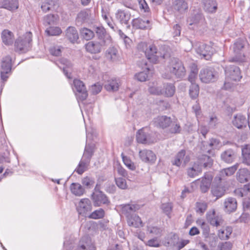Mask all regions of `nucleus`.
Here are the masks:
<instances>
[{"instance_id":"f257e3e1","label":"nucleus","mask_w":250,"mask_h":250,"mask_svg":"<svg viewBox=\"0 0 250 250\" xmlns=\"http://www.w3.org/2000/svg\"><path fill=\"white\" fill-rule=\"evenodd\" d=\"M247 42L242 39L237 40L231 46V57L229 61L232 62H242L246 61L245 50Z\"/></svg>"},{"instance_id":"f03ea898","label":"nucleus","mask_w":250,"mask_h":250,"mask_svg":"<svg viewBox=\"0 0 250 250\" xmlns=\"http://www.w3.org/2000/svg\"><path fill=\"white\" fill-rule=\"evenodd\" d=\"M146 42H141L138 44V47L145 52V54L151 62L156 63L160 59H165L167 57V54H162L157 51L156 47L153 45H150L148 48Z\"/></svg>"},{"instance_id":"7ed1b4c3","label":"nucleus","mask_w":250,"mask_h":250,"mask_svg":"<svg viewBox=\"0 0 250 250\" xmlns=\"http://www.w3.org/2000/svg\"><path fill=\"white\" fill-rule=\"evenodd\" d=\"M167 70L178 78H182L186 74V69L183 63L175 58H169L168 59Z\"/></svg>"},{"instance_id":"20e7f679","label":"nucleus","mask_w":250,"mask_h":250,"mask_svg":"<svg viewBox=\"0 0 250 250\" xmlns=\"http://www.w3.org/2000/svg\"><path fill=\"white\" fill-rule=\"evenodd\" d=\"M94 148L93 144L86 145L83 156L75 170L78 174H82L87 169L94 152Z\"/></svg>"},{"instance_id":"39448f33","label":"nucleus","mask_w":250,"mask_h":250,"mask_svg":"<svg viewBox=\"0 0 250 250\" xmlns=\"http://www.w3.org/2000/svg\"><path fill=\"white\" fill-rule=\"evenodd\" d=\"M31 41L32 33L27 32L16 40L15 42V51L20 53L27 52L30 47Z\"/></svg>"},{"instance_id":"423d86ee","label":"nucleus","mask_w":250,"mask_h":250,"mask_svg":"<svg viewBox=\"0 0 250 250\" xmlns=\"http://www.w3.org/2000/svg\"><path fill=\"white\" fill-rule=\"evenodd\" d=\"M136 140L138 143L149 144L156 141L154 134L147 127H143L136 133Z\"/></svg>"},{"instance_id":"0eeeda50","label":"nucleus","mask_w":250,"mask_h":250,"mask_svg":"<svg viewBox=\"0 0 250 250\" xmlns=\"http://www.w3.org/2000/svg\"><path fill=\"white\" fill-rule=\"evenodd\" d=\"M194 48L199 57L206 60H209L214 52V49L212 46L203 42H197L194 45Z\"/></svg>"},{"instance_id":"6e6552de","label":"nucleus","mask_w":250,"mask_h":250,"mask_svg":"<svg viewBox=\"0 0 250 250\" xmlns=\"http://www.w3.org/2000/svg\"><path fill=\"white\" fill-rule=\"evenodd\" d=\"M91 199L95 207H100L103 205H108L110 203L106 195L99 189L97 185L94 191L91 195Z\"/></svg>"},{"instance_id":"1a4fd4ad","label":"nucleus","mask_w":250,"mask_h":250,"mask_svg":"<svg viewBox=\"0 0 250 250\" xmlns=\"http://www.w3.org/2000/svg\"><path fill=\"white\" fill-rule=\"evenodd\" d=\"M72 88L78 101H83L86 99L88 95L87 92L82 81L75 79L73 81Z\"/></svg>"},{"instance_id":"9d476101","label":"nucleus","mask_w":250,"mask_h":250,"mask_svg":"<svg viewBox=\"0 0 250 250\" xmlns=\"http://www.w3.org/2000/svg\"><path fill=\"white\" fill-rule=\"evenodd\" d=\"M199 78L203 83H209L217 80V75L213 68L208 67L203 68L200 71Z\"/></svg>"},{"instance_id":"9b49d317","label":"nucleus","mask_w":250,"mask_h":250,"mask_svg":"<svg viewBox=\"0 0 250 250\" xmlns=\"http://www.w3.org/2000/svg\"><path fill=\"white\" fill-rule=\"evenodd\" d=\"M92 208L90 200L88 198H83L78 203L76 209L80 215L86 217Z\"/></svg>"},{"instance_id":"f8f14e48","label":"nucleus","mask_w":250,"mask_h":250,"mask_svg":"<svg viewBox=\"0 0 250 250\" xmlns=\"http://www.w3.org/2000/svg\"><path fill=\"white\" fill-rule=\"evenodd\" d=\"M239 164L236 163L232 167L221 170L214 178V182L219 184L222 180H225L227 176L233 175L239 167Z\"/></svg>"},{"instance_id":"ddd939ff","label":"nucleus","mask_w":250,"mask_h":250,"mask_svg":"<svg viewBox=\"0 0 250 250\" xmlns=\"http://www.w3.org/2000/svg\"><path fill=\"white\" fill-rule=\"evenodd\" d=\"M108 45L105 42H101L99 41L89 42L85 45V48L87 52L91 54H98L100 53L103 48Z\"/></svg>"},{"instance_id":"4468645a","label":"nucleus","mask_w":250,"mask_h":250,"mask_svg":"<svg viewBox=\"0 0 250 250\" xmlns=\"http://www.w3.org/2000/svg\"><path fill=\"white\" fill-rule=\"evenodd\" d=\"M226 77L228 80L230 79L232 81H239L242 78L240 68L235 65L227 66L225 69Z\"/></svg>"},{"instance_id":"2eb2a0df","label":"nucleus","mask_w":250,"mask_h":250,"mask_svg":"<svg viewBox=\"0 0 250 250\" xmlns=\"http://www.w3.org/2000/svg\"><path fill=\"white\" fill-rule=\"evenodd\" d=\"M190 156L188 153H187L185 150H181L176 155L175 159L172 162V164L177 167H180L182 162L184 165L187 164L190 161Z\"/></svg>"},{"instance_id":"dca6fc26","label":"nucleus","mask_w":250,"mask_h":250,"mask_svg":"<svg viewBox=\"0 0 250 250\" xmlns=\"http://www.w3.org/2000/svg\"><path fill=\"white\" fill-rule=\"evenodd\" d=\"M95 247L90 237L87 236L83 237L80 241L76 250H95Z\"/></svg>"},{"instance_id":"f3484780","label":"nucleus","mask_w":250,"mask_h":250,"mask_svg":"<svg viewBox=\"0 0 250 250\" xmlns=\"http://www.w3.org/2000/svg\"><path fill=\"white\" fill-rule=\"evenodd\" d=\"M139 157L145 163H154L156 159L155 154L150 150L143 149L139 151Z\"/></svg>"},{"instance_id":"a211bd4d","label":"nucleus","mask_w":250,"mask_h":250,"mask_svg":"<svg viewBox=\"0 0 250 250\" xmlns=\"http://www.w3.org/2000/svg\"><path fill=\"white\" fill-rule=\"evenodd\" d=\"M188 21L189 25H193V29H197L204 24L205 19L201 14L198 13L190 17Z\"/></svg>"},{"instance_id":"6ab92c4d","label":"nucleus","mask_w":250,"mask_h":250,"mask_svg":"<svg viewBox=\"0 0 250 250\" xmlns=\"http://www.w3.org/2000/svg\"><path fill=\"white\" fill-rule=\"evenodd\" d=\"M224 209L226 212L231 213L236 210L237 202L235 198L229 197L225 199L223 203Z\"/></svg>"},{"instance_id":"aec40b11","label":"nucleus","mask_w":250,"mask_h":250,"mask_svg":"<svg viewBox=\"0 0 250 250\" xmlns=\"http://www.w3.org/2000/svg\"><path fill=\"white\" fill-rule=\"evenodd\" d=\"M95 32L98 37V41L101 42H105V43L109 45L111 42V37L106 34L105 29L103 27H97Z\"/></svg>"},{"instance_id":"412c9836","label":"nucleus","mask_w":250,"mask_h":250,"mask_svg":"<svg viewBox=\"0 0 250 250\" xmlns=\"http://www.w3.org/2000/svg\"><path fill=\"white\" fill-rule=\"evenodd\" d=\"M207 219L210 225L213 226L218 227L221 225L223 223L222 217L221 216L217 215L214 210L211 212H208Z\"/></svg>"},{"instance_id":"4be33fe9","label":"nucleus","mask_w":250,"mask_h":250,"mask_svg":"<svg viewBox=\"0 0 250 250\" xmlns=\"http://www.w3.org/2000/svg\"><path fill=\"white\" fill-rule=\"evenodd\" d=\"M189 243L188 240H181L179 241V238L177 235L173 234L171 236L170 239L167 242L168 245L176 247L178 250L184 248Z\"/></svg>"},{"instance_id":"5701e85b","label":"nucleus","mask_w":250,"mask_h":250,"mask_svg":"<svg viewBox=\"0 0 250 250\" xmlns=\"http://www.w3.org/2000/svg\"><path fill=\"white\" fill-rule=\"evenodd\" d=\"M232 123L234 126L238 129H241L247 126L248 120L245 116L238 114L233 117Z\"/></svg>"},{"instance_id":"b1692460","label":"nucleus","mask_w":250,"mask_h":250,"mask_svg":"<svg viewBox=\"0 0 250 250\" xmlns=\"http://www.w3.org/2000/svg\"><path fill=\"white\" fill-rule=\"evenodd\" d=\"M173 9L179 14H184L188 9V4L185 0H175L172 4Z\"/></svg>"},{"instance_id":"393cba45","label":"nucleus","mask_w":250,"mask_h":250,"mask_svg":"<svg viewBox=\"0 0 250 250\" xmlns=\"http://www.w3.org/2000/svg\"><path fill=\"white\" fill-rule=\"evenodd\" d=\"M171 121V118L169 117L161 116L154 119V123L156 126L164 129L170 126Z\"/></svg>"},{"instance_id":"a878e982","label":"nucleus","mask_w":250,"mask_h":250,"mask_svg":"<svg viewBox=\"0 0 250 250\" xmlns=\"http://www.w3.org/2000/svg\"><path fill=\"white\" fill-rule=\"evenodd\" d=\"M121 211L126 218L132 215L131 213L140 209V206L137 204H125L121 205Z\"/></svg>"},{"instance_id":"bb28decb","label":"nucleus","mask_w":250,"mask_h":250,"mask_svg":"<svg viewBox=\"0 0 250 250\" xmlns=\"http://www.w3.org/2000/svg\"><path fill=\"white\" fill-rule=\"evenodd\" d=\"M147 233L152 236L160 238L164 232V228L162 227L149 225L146 227Z\"/></svg>"},{"instance_id":"cd10ccee","label":"nucleus","mask_w":250,"mask_h":250,"mask_svg":"<svg viewBox=\"0 0 250 250\" xmlns=\"http://www.w3.org/2000/svg\"><path fill=\"white\" fill-rule=\"evenodd\" d=\"M232 228L230 226L223 227L217 232L219 238L222 240H228L232 232Z\"/></svg>"},{"instance_id":"c85d7f7f","label":"nucleus","mask_w":250,"mask_h":250,"mask_svg":"<svg viewBox=\"0 0 250 250\" xmlns=\"http://www.w3.org/2000/svg\"><path fill=\"white\" fill-rule=\"evenodd\" d=\"M127 223L129 226L136 228L143 226L141 218L136 214H132L126 218Z\"/></svg>"},{"instance_id":"c756f323","label":"nucleus","mask_w":250,"mask_h":250,"mask_svg":"<svg viewBox=\"0 0 250 250\" xmlns=\"http://www.w3.org/2000/svg\"><path fill=\"white\" fill-rule=\"evenodd\" d=\"M212 180V176L209 173H206L202 179L200 185V188L202 192H206L209 188L211 182Z\"/></svg>"},{"instance_id":"7c9ffc66","label":"nucleus","mask_w":250,"mask_h":250,"mask_svg":"<svg viewBox=\"0 0 250 250\" xmlns=\"http://www.w3.org/2000/svg\"><path fill=\"white\" fill-rule=\"evenodd\" d=\"M196 163L200 164L202 170L203 167L210 168L212 165L213 160L210 157L206 155H202L198 157Z\"/></svg>"},{"instance_id":"2f4dec72","label":"nucleus","mask_w":250,"mask_h":250,"mask_svg":"<svg viewBox=\"0 0 250 250\" xmlns=\"http://www.w3.org/2000/svg\"><path fill=\"white\" fill-rule=\"evenodd\" d=\"M115 17L121 24H127L130 19V15L124 10L119 9L116 12Z\"/></svg>"},{"instance_id":"473e14b6","label":"nucleus","mask_w":250,"mask_h":250,"mask_svg":"<svg viewBox=\"0 0 250 250\" xmlns=\"http://www.w3.org/2000/svg\"><path fill=\"white\" fill-rule=\"evenodd\" d=\"M205 10L208 13H215L217 9V3L215 0H202Z\"/></svg>"},{"instance_id":"72a5a7b5","label":"nucleus","mask_w":250,"mask_h":250,"mask_svg":"<svg viewBox=\"0 0 250 250\" xmlns=\"http://www.w3.org/2000/svg\"><path fill=\"white\" fill-rule=\"evenodd\" d=\"M202 172L200 164L195 162L191 167L187 169V175L190 178H194L199 175Z\"/></svg>"},{"instance_id":"f704fd0d","label":"nucleus","mask_w":250,"mask_h":250,"mask_svg":"<svg viewBox=\"0 0 250 250\" xmlns=\"http://www.w3.org/2000/svg\"><path fill=\"white\" fill-rule=\"evenodd\" d=\"M120 84L119 79H111L109 80L104 85V88L109 91H115L118 90Z\"/></svg>"},{"instance_id":"c9c22d12","label":"nucleus","mask_w":250,"mask_h":250,"mask_svg":"<svg viewBox=\"0 0 250 250\" xmlns=\"http://www.w3.org/2000/svg\"><path fill=\"white\" fill-rule=\"evenodd\" d=\"M221 158L226 163H231L235 158V152L231 149H228L222 153Z\"/></svg>"},{"instance_id":"e433bc0d","label":"nucleus","mask_w":250,"mask_h":250,"mask_svg":"<svg viewBox=\"0 0 250 250\" xmlns=\"http://www.w3.org/2000/svg\"><path fill=\"white\" fill-rule=\"evenodd\" d=\"M1 38L3 42L5 45H11L13 43L14 36L13 33L8 30H4L1 33Z\"/></svg>"},{"instance_id":"4c0bfd02","label":"nucleus","mask_w":250,"mask_h":250,"mask_svg":"<svg viewBox=\"0 0 250 250\" xmlns=\"http://www.w3.org/2000/svg\"><path fill=\"white\" fill-rule=\"evenodd\" d=\"M62 65H59L61 69H62L64 75L68 78L71 79L70 73L69 71L72 64L71 63L66 59L62 58L60 61Z\"/></svg>"},{"instance_id":"58836bf2","label":"nucleus","mask_w":250,"mask_h":250,"mask_svg":"<svg viewBox=\"0 0 250 250\" xmlns=\"http://www.w3.org/2000/svg\"><path fill=\"white\" fill-rule=\"evenodd\" d=\"M237 179L240 183H245L250 179V173L247 168L240 169L237 173Z\"/></svg>"},{"instance_id":"ea45409f","label":"nucleus","mask_w":250,"mask_h":250,"mask_svg":"<svg viewBox=\"0 0 250 250\" xmlns=\"http://www.w3.org/2000/svg\"><path fill=\"white\" fill-rule=\"evenodd\" d=\"M70 189L72 194L77 196H81L83 194L85 190L79 183H73L70 186Z\"/></svg>"},{"instance_id":"a19ab883","label":"nucleus","mask_w":250,"mask_h":250,"mask_svg":"<svg viewBox=\"0 0 250 250\" xmlns=\"http://www.w3.org/2000/svg\"><path fill=\"white\" fill-rule=\"evenodd\" d=\"M66 36L67 38L72 42H75L79 39L78 32L76 29L72 26H70L66 29Z\"/></svg>"},{"instance_id":"79ce46f5","label":"nucleus","mask_w":250,"mask_h":250,"mask_svg":"<svg viewBox=\"0 0 250 250\" xmlns=\"http://www.w3.org/2000/svg\"><path fill=\"white\" fill-rule=\"evenodd\" d=\"M132 26L138 29H146L149 27V21L148 20H143L140 18H137L133 20L132 22Z\"/></svg>"},{"instance_id":"37998d69","label":"nucleus","mask_w":250,"mask_h":250,"mask_svg":"<svg viewBox=\"0 0 250 250\" xmlns=\"http://www.w3.org/2000/svg\"><path fill=\"white\" fill-rule=\"evenodd\" d=\"M175 91V87L172 83H164L163 86L162 95L167 97H172Z\"/></svg>"},{"instance_id":"c03bdc74","label":"nucleus","mask_w":250,"mask_h":250,"mask_svg":"<svg viewBox=\"0 0 250 250\" xmlns=\"http://www.w3.org/2000/svg\"><path fill=\"white\" fill-rule=\"evenodd\" d=\"M2 7L10 11H14L18 8V0H3Z\"/></svg>"},{"instance_id":"a18cd8bd","label":"nucleus","mask_w":250,"mask_h":250,"mask_svg":"<svg viewBox=\"0 0 250 250\" xmlns=\"http://www.w3.org/2000/svg\"><path fill=\"white\" fill-rule=\"evenodd\" d=\"M234 193L236 196L240 197H249L250 195V184L246 185L242 188L235 189Z\"/></svg>"},{"instance_id":"49530a36","label":"nucleus","mask_w":250,"mask_h":250,"mask_svg":"<svg viewBox=\"0 0 250 250\" xmlns=\"http://www.w3.org/2000/svg\"><path fill=\"white\" fill-rule=\"evenodd\" d=\"M58 21V17L55 15H47L43 17V24L45 26H51L57 24Z\"/></svg>"},{"instance_id":"de8ad7c7","label":"nucleus","mask_w":250,"mask_h":250,"mask_svg":"<svg viewBox=\"0 0 250 250\" xmlns=\"http://www.w3.org/2000/svg\"><path fill=\"white\" fill-rule=\"evenodd\" d=\"M243 162L247 165H250V145H246L242 148Z\"/></svg>"},{"instance_id":"09e8293b","label":"nucleus","mask_w":250,"mask_h":250,"mask_svg":"<svg viewBox=\"0 0 250 250\" xmlns=\"http://www.w3.org/2000/svg\"><path fill=\"white\" fill-rule=\"evenodd\" d=\"M12 60L10 56H7L1 61V70L11 72Z\"/></svg>"},{"instance_id":"8fccbe9b","label":"nucleus","mask_w":250,"mask_h":250,"mask_svg":"<svg viewBox=\"0 0 250 250\" xmlns=\"http://www.w3.org/2000/svg\"><path fill=\"white\" fill-rule=\"evenodd\" d=\"M225 188L220 186L213 187L211 189L213 195L216 197V199L223 196L225 194Z\"/></svg>"},{"instance_id":"3c124183","label":"nucleus","mask_w":250,"mask_h":250,"mask_svg":"<svg viewBox=\"0 0 250 250\" xmlns=\"http://www.w3.org/2000/svg\"><path fill=\"white\" fill-rule=\"evenodd\" d=\"M199 93V87L197 83L191 84L189 86V94L192 99H196Z\"/></svg>"},{"instance_id":"603ef678","label":"nucleus","mask_w":250,"mask_h":250,"mask_svg":"<svg viewBox=\"0 0 250 250\" xmlns=\"http://www.w3.org/2000/svg\"><path fill=\"white\" fill-rule=\"evenodd\" d=\"M80 33L82 37L87 41L92 39L94 36V32L87 28H82L80 30Z\"/></svg>"},{"instance_id":"864d4df0","label":"nucleus","mask_w":250,"mask_h":250,"mask_svg":"<svg viewBox=\"0 0 250 250\" xmlns=\"http://www.w3.org/2000/svg\"><path fill=\"white\" fill-rule=\"evenodd\" d=\"M106 55L108 59L114 61L117 59L118 50L114 47H109L106 51Z\"/></svg>"},{"instance_id":"5fc2aeb1","label":"nucleus","mask_w":250,"mask_h":250,"mask_svg":"<svg viewBox=\"0 0 250 250\" xmlns=\"http://www.w3.org/2000/svg\"><path fill=\"white\" fill-rule=\"evenodd\" d=\"M148 90L149 92L152 94L156 95H162L163 87L157 85L155 83H153L152 85H149Z\"/></svg>"},{"instance_id":"6e6d98bb","label":"nucleus","mask_w":250,"mask_h":250,"mask_svg":"<svg viewBox=\"0 0 250 250\" xmlns=\"http://www.w3.org/2000/svg\"><path fill=\"white\" fill-rule=\"evenodd\" d=\"M168 127V131L171 133H179L181 130L180 124L176 121H171V123Z\"/></svg>"},{"instance_id":"4d7b16f0","label":"nucleus","mask_w":250,"mask_h":250,"mask_svg":"<svg viewBox=\"0 0 250 250\" xmlns=\"http://www.w3.org/2000/svg\"><path fill=\"white\" fill-rule=\"evenodd\" d=\"M121 156L124 164L128 169L131 170H135L136 169V166L134 163L132 162L129 157L125 156L123 153L121 154Z\"/></svg>"},{"instance_id":"13d9d810","label":"nucleus","mask_w":250,"mask_h":250,"mask_svg":"<svg viewBox=\"0 0 250 250\" xmlns=\"http://www.w3.org/2000/svg\"><path fill=\"white\" fill-rule=\"evenodd\" d=\"M45 32L49 36H59L62 31L59 27L50 26L46 29Z\"/></svg>"},{"instance_id":"bf43d9fd","label":"nucleus","mask_w":250,"mask_h":250,"mask_svg":"<svg viewBox=\"0 0 250 250\" xmlns=\"http://www.w3.org/2000/svg\"><path fill=\"white\" fill-rule=\"evenodd\" d=\"M90 13L87 11H82L77 15V21L80 22H85L89 20Z\"/></svg>"},{"instance_id":"052dcab7","label":"nucleus","mask_w":250,"mask_h":250,"mask_svg":"<svg viewBox=\"0 0 250 250\" xmlns=\"http://www.w3.org/2000/svg\"><path fill=\"white\" fill-rule=\"evenodd\" d=\"M161 241L160 238L154 237L145 243L146 246L150 247L158 248L160 246Z\"/></svg>"},{"instance_id":"680f3d73","label":"nucleus","mask_w":250,"mask_h":250,"mask_svg":"<svg viewBox=\"0 0 250 250\" xmlns=\"http://www.w3.org/2000/svg\"><path fill=\"white\" fill-rule=\"evenodd\" d=\"M104 215V211L102 208L96 210L92 212L89 216V218L98 219L103 218Z\"/></svg>"},{"instance_id":"e2e57ef3","label":"nucleus","mask_w":250,"mask_h":250,"mask_svg":"<svg viewBox=\"0 0 250 250\" xmlns=\"http://www.w3.org/2000/svg\"><path fill=\"white\" fill-rule=\"evenodd\" d=\"M102 16L103 19L106 22L107 25L114 31H116V29L114 26V23L112 22L111 18L105 12H102Z\"/></svg>"},{"instance_id":"0e129e2a","label":"nucleus","mask_w":250,"mask_h":250,"mask_svg":"<svg viewBox=\"0 0 250 250\" xmlns=\"http://www.w3.org/2000/svg\"><path fill=\"white\" fill-rule=\"evenodd\" d=\"M172 208L173 206L171 203H164L161 206V209L169 217H170L169 215L172 211Z\"/></svg>"},{"instance_id":"69168bd1","label":"nucleus","mask_w":250,"mask_h":250,"mask_svg":"<svg viewBox=\"0 0 250 250\" xmlns=\"http://www.w3.org/2000/svg\"><path fill=\"white\" fill-rule=\"evenodd\" d=\"M220 250H231L233 243L230 241L219 243L218 246Z\"/></svg>"},{"instance_id":"338daca9","label":"nucleus","mask_w":250,"mask_h":250,"mask_svg":"<svg viewBox=\"0 0 250 250\" xmlns=\"http://www.w3.org/2000/svg\"><path fill=\"white\" fill-rule=\"evenodd\" d=\"M62 48L60 46H53L50 48L49 52L53 56H58L61 54Z\"/></svg>"},{"instance_id":"774afa93","label":"nucleus","mask_w":250,"mask_h":250,"mask_svg":"<svg viewBox=\"0 0 250 250\" xmlns=\"http://www.w3.org/2000/svg\"><path fill=\"white\" fill-rule=\"evenodd\" d=\"M116 184L117 186L120 188L125 189L127 187L126 180L121 177L117 178L115 179Z\"/></svg>"}]
</instances>
